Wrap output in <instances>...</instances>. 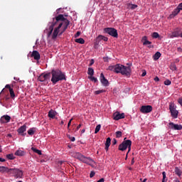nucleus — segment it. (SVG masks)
Listing matches in <instances>:
<instances>
[{"mask_svg": "<svg viewBox=\"0 0 182 182\" xmlns=\"http://www.w3.org/2000/svg\"><path fill=\"white\" fill-rule=\"evenodd\" d=\"M127 9H131V11H134V9H137L139 6L137 4H132V1L129 3H127L126 4Z\"/></svg>", "mask_w": 182, "mask_h": 182, "instance_id": "aec40b11", "label": "nucleus"}, {"mask_svg": "<svg viewBox=\"0 0 182 182\" xmlns=\"http://www.w3.org/2000/svg\"><path fill=\"white\" fill-rule=\"evenodd\" d=\"M146 181H147V178H144V179L142 181V182H146Z\"/></svg>", "mask_w": 182, "mask_h": 182, "instance_id": "774afa93", "label": "nucleus"}, {"mask_svg": "<svg viewBox=\"0 0 182 182\" xmlns=\"http://www.w3.org/2000/svg\"><path fill=\"white\" fill-rule=\"evenodd\" d=\"M95 63V60L92 59L90 63V66H92Z\"/></svg>", "mask_w": 182, "mask_h": 182, "instance_id": "8fccbe9b", "label": "nucleus"}, {"mask_svg": "<svg viewBox=\"0 0 182 182\" xmlns=\"http://www.w3.org/2000/svg\"><path fill=\"white\" fill-rule=\"evenodd\" d=\"M171 69L172 70H177V66L175 64H173L171 66Z\"/></svg>", "mask_w": 182, "mask_h": 182, "instance_id": "79ce46f5", "label": "nucleus"}, {"mask_svg": "<svg viewBox=\"0 0 182 182\" xmlns=\"http://www.w3.org/2000/svg\"><path fill=\"white\" fill-rule=\"evenodd\" d=\"M6 158L9 160H15V156H14V154H9L6 155Z\"/></svg>", "mask_w": 182, "mask_h": 182, "instance_id": "473e14b6", "label": "nucleus"}, {"mask_svg": "<svg viewBox=\"0 0 182 182\" xmlns=\"http://www.w3.org/2000/svg\"><path fill=\"white\" fill-rule=\"evenodd\" d=\"M9 92H10L11 97H12V98L15 97V92H14V89L10 88Z\"/></svg>", "mask_w": 182, "mask_h": 182, "instance_id": "72a5a7b5", "label": "nucleus"}, {"mask_svg": "<svg viewBox=\"0 0 182 182\" xmlns=\"http://www.w3.org/2000/svg\"><path fill=\"white\" fill-rule=\"evenodd\" d=\"M56 114H58V112H56V111L53 109H50L48 112V117H50V119H55V117L56 116Z\"/></svg>", "mask_w": 182, "mask_h": 182, "instance_id": "5701e85b", "label": "nucleus"}, {"mask_svg": "<svg viewBox=\"0 0 182 182\" xmlns=\"http://www.w3.org/2000/svg\"><path fill=\"white\" fill-rule=\"evenodd\" d=\"M32 58L35 59V60H39L41 59V54L37 50H33L31 54Z\"/></svg>", "mask_w": 182, "mask_h": 182, "instance_id": "412c9836", "label": "nucleus"}, {"mask_svg": "<svg viewBox=\"0 0 182 182\" xmlns=\"http://www.w3.org/2000/svg\"><path fill=\"white\" fill-rule=\"evenodd\" d=\"M106 90H99L95 92V95H100V93H105Z\"/></svg>", "mask_w": 182, "mask_h": 182, "instance_id": "e433bc0d", "label": "nucleus"}, {"mask_svg": "<svg viewBox=\"0 0 182 182\" xmlns=\"http://www.w3.org/2000/svg\"><path fill=\"white\" fill-rule=\"evenodd\" d=\"M90 80H92V82H93L94 83H97V78L93 77V75H92L90 77Z\"/></svg>", "mask_w": 182, "mask_h": 182, "instance_id": "58836bf2", "label": "nucleus"}, {"mask_svg": "<svg viewBox=\"0 0 182 182\" xmlns=\"http://www.w3.org/2000/svg\"><path fill=\"white\" fill-rule=\"evenodd\" d=\"M31 150H33L34 151V153H36L39 156H42V151H41L38 149L33 148V147L31 148Z\"/></svg>", "mask_w": 182, "mask_h": 182, "instance_id": "7c9ffc66", "label": "nucleus"}, {"mask_svg": "<svg viewBox=\"0 0 182 182\" xmlns=\"http://www.w3.org/2000/svg\"><path fill=\"white\" fill-rule=\"evenodd\" d=\"M173 181L174 182H180V180H178V178H176Z\"/></svg>", "mask_w": 182, "mask_h": 182, "instance_id": "680f3d73", "label": "nucleus"}, {"mask_svg": "<svg viewBox=\"0 0 182 182\" xmlns=\"http://www.w3.org/2000/svg\"><path fill=\"white\" fill-rule=\"evenodd\" d=\"M5 87H6V89H9V90H11V89H12V88L11 87V85H6L5 86Z\"/></svg>", "mask_w": 182, "mask_h": 182, "instance_id": "603ef678", "label": "nucleus"}, {"mask_svg": "<svg viewBox=\"0 0 182 182\" xmlns=\"http://www.w3.org/2000/svg\"><path fill=\"white\" fill-rule=\"evenodd\" d=\"M112 144L114 146L115 144H117V140L116 139H114L112 141Z\"/></svg>", "mask_w": 182, "mask_h": 182, "instance_id": "de8ad7c7", "label": "nucleus"}, {"mask_svg": "<svg viewBox=\"0 0 182 182\" xmlns=\"http://www.w3.org/2000/svg\"><path fill=\"white\" fill-rule=\"evenodd\" d=\"M15 156H18L20 157H22L23 156H25V154H26V152H25V151H22L21 149H18L15 153H14Z\"/></svg>", "mask_w": 182, "mask_h": 182, "instance_id": "b1692460", "label": "nucleus"}, {"mask_svg": "<svg viewBox=\"0 0 182 182\" xmlns=\"http://www.w3.org/2000/svg\"><path fill=\"white\" fill-rule=\"evenodd\" d=\"M161 56V53L159 51H157L154 55L153 59L154 60H159L160 59V57Z\"/></svg>", "mask_w": 182, "mask_h": 182, "instance_id": "a878e982", "label": "nucleus"}, {"mask_svg": "<svg viewBox=\"0 0 182 182\" xmlns=\"http://www.w3.org/2000/svg\"><path fill=\"white\" fill-rule=\"evenodd\" d=\"M75 159H77V160H80V161H82V163H85V164H88V166H92L95 163V161L92 159L90 157H86L83 154L75 152L74 154Z\"/></svg>", "mask_w": 182, "mask_h": 182, "instance_id": "20e7f679", "label": "nucleus"}, {"mask_svg": "<svg viewBox=\"0 0 182 182\" xmlns=\"http://www.w3.org/2000/svg\"><path fill=\"white\" fill-rule=\"evenodd\" d=\"M36 132V127L30 128L27 131V133L29 136H33V134H35Z\"/></svg>", "mask_w": 182, "mask_h": 182, "instance_id": "393cba45", "label": "nucleus"}, {"mask_svg": "<svg viewBox=\"0 0 182 182\" xmlns=\"http://www.w3.org/2000/svg\"><path fill=\"white\" fill-rule=\"evenodd\" d=\"M51 75V82L53 85H56L58 82H60L62 80H66V75L59 69L52 70Z\"/></svg>", "mask_w": 182, "mask_h": 182, "instance_id": "7ed1b4c3", "label": "nucleus"}, {"mask_svg": "<svg viewBox=\"0 0 182 182\" xmlns=\"http://www.w3.org/2000/svg\"><path fill=\"white\" fill-rule=\"evenodd\" d=\"M175 173L176 174V176H178V177H181V170H180V168H178V167H176L175 168Z\"/></svg>", "mask_w": 182, "mask_h": 182, "instance_id": "bb28decb", "label": "nucleus"}, {"mask_svg": "<svg viewBox=\"0 0 182 182\" xmlns=\"http://www.w3.org/2000/svg\"><path fill=\"white\" fill-rule=\"evenodd\" d=\"M131 164H132V165L134 164V158H133L132 159Z\"/></svg>", "mask_w": 182, "mask_h": 182, "instance_id": "bf43d9fd", "label": "nucleus"}, {"mask_svg": "<svg viewBox=\"0 0 182 182\" xmlns=\"http://www.w3.org/2000/svg\"><path fill=\"white\" fill-rule=\"evenodd\" d=\"M95 171H91V172H90V178L95 177Z\"/></svg>", "mask_w": 182, "mask_h": 182, "instance_id": "37998d69", "label": "nucleus"}, {"mask_svg": "<svg viewBox=\"0 0 182 182\" xmlns=\"http://www.w3.org/2000/svg\"><path fill=\"white\" fill-rule=\"evenodd\" d=\"M85 129H82V131H81L82 134H83V133H85Z\"/></svg>", "mask_w": 182, "mask_h": 182, "instance_id": "69168bd1", "label": "nucleus"}, {"mask_svg": "<svg viewBox=\"0 0 182 182\" xmlns=\"http://www.w3.org/2000/svg\"><path fill=\"white\" fill-rule=\"evenodd\" d=\"M178 52H182V48H180V47H178Z\"/></svg>", "mask_w": 182, "mask_h": 182, "instance_id": "052dcab7", "label": "nucleus"}, {"mask_svg": "<svg viewBox=\"0 0 182 182\" xmlns=\"http://www.w3.org/2000/svg\"><path fill=\"white\" fill-rule=\"evenodd\" d=\"M69 139H70V141H75V140H76V139L74 136H69Z\"/></svg>", "mask_w": 182, "mask_h": 182, "instance_id": "c03bdc74", "label": "nucleus"}, {"mask_svg": "<svg viewBox=\"0 0 182 182\" xmlns=\"http://www.w3.org/2000/svg\"><path fill=\"white\" fill-rule=\"evenodd\" d=\"M11 173L15 178H22L23 172L19 168H11Z\"/></svg>", "mask_w": 182, "mask_h": 182, "instance_id": "1a4fd4ad", "label": "nucleus"}, {"mask_svg": "<svg viewBox=\"0 0 182 182\" xmlns=\"http://www.w3.org/2000/svg\"><path fill=\"white\" fill-rule=\"evenodd\" d=\"M164 83L165 86H170V85H171V81L170 80H166Z\"/></svg>", "mask_w": 182, "mask_h": 182, "instance_id": "4c0bfd02", "label": "nucleus"}, {"mask_svg": "<svg viewBox=\"0 0 182 182\" xmlns=\"http://www.w3.org/2000/svg\"><path fill=\"white\" fill-rule=\"evenodd\" d=\"M149 40H147V36H144V37H142L141 38V42L143 44H144V42H147Z\"/></svg>", "mask_w": 182, "mask_h": 182, "instance_id": "ea45409f", "label": "nucleus"}, {"mask_svg": "<svg viewBox=\"0 0 182 182\" xmlns=\"http://www.w3.org/2000/svg\"><path fill=\"white\" fill-rule=\"evenodd\" d=\"M159 36L160 35L157 32H154L152 33V38H154V39H157V38H159Z\"/></svg>", "mask_w": 182, "mask_h": 182, "instance_id": "f704fd0d", "label": "nucleus"}, {"mask_svg": "<svg viewBox=\"0 0 182 182\" xmlns=\"http://www.w3.org/2000/svg\"><path fill=\"white\" fill-rule=\"evenodd\" d=\"M80 127H82V124H80L77 127V130H79V129H80Z\"/></svg>", "mask_w": 182, "mask_h": 182, "instance_id": "13d9d810", "label": "nucleus"}, {"mask_svg": "<svg viewBox=\"0 0 182 182\" xmlns=\"http://www.w3.org/2000/svg\"><path fill=\"white\" fill-rule=\"evenodd\" d=\"M60 11V9H58L57 10H56V12H57V14H59V11Z\"/></svg>", "mask_w": 182, "mask_h": 182, "instance_id": "0e129e2a", "label": "nucleus"}, {"mask_svg": "<svg viewBox=\"0 0 182 182\" xmlns=\"http://www.w3.org/2000/svg\"><path fill=\"white\" fill-rule=\"evenodd\" d=\"M154 82H159L160 81V78H159V77H155L154 79Z\"/></svg>", "mask_w": 182, "mask_h": 182, "instance_id": "49530a36", "label": "nucleus"}, {"mask_svg": "<svg viewBox=\"0 0 182 182\" xmlns=\"http://www.w3.org/2000/svg\"><path fill=\"white\" fill-rule=\"evenodd\" d=\"M5 161H6V160H5V159L0 158V163H5Z\"/></svg>", "mask_w": 182, "mask_h": 182, "instance_id": "09e8293b", "label": "nucleus"}, {"mask_svg": "<svg viewBox=\"0 0 182 182\" xmlns=\"http://www.w3.org/2000/svg\"><path fill=\"white\" fill-rule=\"evenodd\" d=\"M168 127L171 130H182V125L174 124L173 122H169Z\"/></svg>", "mask_w": 182, "mask_h": 182, "instance_id": "f8f14e48", "label": "nucleus"}, {"mask_svg": "<svg viewBox=\"0 0 182 182\" xmlns=\"http://www.w3.org/2000/svg\"><path fill=\"white\" fill-rule=\"evenodd\" d=\"M153 107L151 105H143L141 107L140 112L144 114L151 112Z\"/></svg>", "mask_w": 182, "mask_h": 182, "instance_id": "9d476101", "label": "nucleus"}, {"mask_svg": "<svg viewBox=\"0 0 182 182\" xmlns=\"http://www.w3.org/2000/svg\"><path fill=\"white\" fill-rule=\"evenodd\" d=\"M50 77V73H41L38 77V82H43L45 85H48L49 83V77Z\"/></svg>", "mask_w": 182, "mask_h": 182, "instance_id": "0eeeda50", "label": "nucleus"}, {"mask_svg": "<svg viewBox=\"0 0 182 182\" xmlns=\"http://www.w3.org/2000/svg\"><path fill=\"white\" fill-rule=\"evenodd\" d=\"M181 30L180 28H176L174 31L172 32L171 38L173 39L174 38H181Z\"/></svg>", "mask_w": 182, "mask_h": 182, "instance_id": "dca6fc26", "label": "nucleus"}, {"mask_svg": "<svg viewBox=\"0 0 182 182\" xmlns=\"http://www.w3.org/2000/svg\"><path fill=\"white\" fill-rule=\"evenodd\" d=\"M76 43H80V45H83L85 43V39L82 38L75 39Z\"/></svg>", "mask_w": 182, "mask_h": 182, "instance_id": "cd10ccee", "label": "nucleus"}, {"mask_svg": "<svg viewBox=\"0 0 182 182\" xmlns=\"http://www.w3.org/2000/svg\"><path fill=\"white\" fill-rule=\"evenodd\" d=\"M87 75L93 76V75H95V70L92 68H88Z\"/></svg>", "mask_w": 182, "mask_h": 182, "instance_id": "c756f323", "label": "nucleus"}, {"mask_svg": "<svg viewBox=\"0 0 182 182\" xmlns=\"http://www.w3.org/2000/svg\"><path fill=\"white\" fill-rule=\"evenodd\" d=\"M0 153H2V146H0Z\"/></svg>", "mask_w": 182, "mask_h": 182, "instance_id": "338daca9", "label": "nucleus"}, {"mask_svg": "<svg viewBox=\"0 0 182 182\" xmlns=\"http://www.w3.org/2000/svg\"><path fill=\"white\" fill-rule=\"evenodd\" d=\"M144 46H148V48L150 49L151 48H154V46L151 45V41H145L144 42V44H143Z\"/></svg>", "mask_w": 182, "mask_h": 182, "instance_id": "c85d7f7f", "label": "nucleus"}, {"mask_svg": "<svg viewBox=\"0 0 182 182\" xmlns=\"http://www.w3.org/2000/svg\"><path fill=\"white\" fill-rule=\"evenodd\" d=\"M104 32L108 33V35H110V36H112L113 38H118L119 36L117 30L114 28H104Z\"/></svg>", "mask_w": 182, "mask_h": 182, "instance_id": "6e6552de", "label": "nucleus"}, {"mask_svg": "<svg viewBox=\"0 0 182 182\" xmlns=\"http://www.w3.org/2000/svg\"><path fill=\"white\" fill-rule=\"evenodd\" d=\"M75 36H80V32L77 31V33L75 34Z\"/></svg>", "mask_w": 182, "mask_h": 182, "instance_id": "6e6d98bb", "label": "nucleus"}, {"mask_svg": "<svg viewBox=\"0 0 182 182\" xmlns=\"http://www.w3.org/2000/svg\"><path fill=\"white\" fill-rule=\"evenodd\" d=\"M70 21L65 18L63 14L53 18V21L48 23V28L44 30V33H46L48 39L56 41L58 35L60 36L63 32L68 29Z\"/></svg>", "mask_w": 182, "mask_h": 182, "instance_id": "f257e3e1", "label": "nucleus"}, {"mask_svg": "<svg viewBox=\"0 0 182 182\" xmlns=\"http://www.w3.org/2000/svg\"><path fill=\"white\" fill-rule=\"evenodd\" d=\"M14 80H19V78H18L16 77H14Z\"/></svg>", "mask_w": 182, "mask_h": 182, "instance_id": "e2e57ef3", "label": "nucleus"}, {"mask_svg": "<svg viewBox=\"0 0 182 182\" xmlns=\"http://www.w3.org/2000/svg\"><path fill=\"white\" fill-rule=\"evenodd\" d=\"M115 134H116V137H117L118 139L122 137V133L121 131L116 132Z\"/></svg>", "mask_w": 182, "mask_h": 182, "instance_id": "c9c22d12", "label": "nucleus"}, {"mask_svg": "<svg viewBox=\"0 0 182 182\" xmlns=\"http://www.w3.org/2000/svg\"><path fill=\"white\" fill-rule=\"evenodd\" d=\"M107 70L114 72L115 73H121L123 76L130 77L132 75V68L121 64H116L115 65H109Z\"/></svg>", "mask_w": 182, "mask_h": 182, "instance_id": "f03ea898", "label": "nucleus"}, {"mask_svg": "<svg viewBox=\"0 0 182 182\" xmlns=\"http://www.w3.org/2000/svg\"><path fill=\"white\" fill-rule=\"evenodd\" d=\"M12 169L9 168L6 166H0V173H7L9 174H12V172H11Z\"/></svg>", "mask_w": 182, "mask_h": 182, "instance_id": "6ab92c4d", "label": "nucleus"}, {"mask_svg": "<svg viewBox=\"0 0 182 182\" xmlns=\"http://www.w3.org/2000/svg\"><path fill=\"white\" fill-rule=\"evenodd\" d=\"M97 182H105V178H102L100 180H98Z\"/></svg>", "mask_w": 182, "mask_h": 182, "instance_id": "5fc2aeb1", "label": "nucleus"}, {"mask_svg": "<svg viewBox=\"0 0 182 182\" xmlns=\"http://www.w3.org/2000/svg\"><path fill=\"white\" fill-rule=\"evenodd\" d=\"M125 115L124 113H121L119 112H116L113 114V119L114 120H120L121 119H124Z\"/></svg>", "mask_w": 182, "mask_h": 182, "instance_id": "4468645a", "label": "nucleus"}, {"mask_svg": "<svg viewBox=\"0 0 182 182\" xmlns=\"http://www.w3.org/2000/svg\"><path fill=\"white\" fill-rule=\"evenodd\" d=\"M111 143H112V139H110V137L107 138V140L105 142V150H106V151L109 150V147H110Z\"/></svg>", "mask_w": 182, "mask_h": 182, "instance_id": "4be33fe9", "label": "nucleus"}, {"mask_svg": "<svg viewBox=\"0 0 182 182\" xmlns=\"http://www.w3.org/2000/svg\"><path fill=\"white\" fill-rule=\"evenodd\" d=\"M100 80L102 86H105V87H107V86H109V80H107V79H106V77H105V75L103 73L100 74Z\"/></svg>", "mask_w": 182, "mask_h": 182, "instance_id": "ddd939ff", "label": "nucleus"}, {"mask_svg": "<svg viewBox=\"0 0 182 182\" xmlns=\"http://www.w3.org/2000/svg\"><path fill=\"white\" fill-rule=\"evenodd\" d=\"M178 6L179 9H180L181 11H182V2L180 3V4L178 5Z\"/></svg>", "mask_w": 182, "mask_h": 182, "instance_id": "3c124183", "label": "nucleus"}, {"mask_svg": "<svg viewBox=\"0 0 182 182\" xmlns=\"http://www.w3.org/2000/svg\"><path fill=\"white\" fill-rule=\"evenodd\" d=\"M126 139L127 138H124L122 143L119 145L118 150L124 151L128 149L127 154H129L132 150V140Z\"/></svg>", "mask_w": 182, "mask_h": 182, "instance_id": "39448f33", "label": "nucleus"}, {"mask_svg": "<svg viewBox=\"0 0 182 182\" xmlns=\"http://www.w3.org/2000/svg\"><path fill=\"white\" fill-rule=\"evenodd\" d=\"M72 123V119L69 121L68 124V128L69 129V127H70V124Z\"/></svg>", "mask_w": 182, "mask_h": 182, "instance_id": "864d4df0", "label": "nucleus"}, {"mask_svg": "<svg viewBox=\"0 0 182 182\" xmlns=\"http://www.w3.org/2000/svg\"><path fill=\"white\" fill-rule=\"evenodd\" d=\"M176 109L177 106H176L174 103H171L169 105V110L171 116V117H173V119H177V117H178V110H177Z\"/></svg>", "mask_w": 182, "mask_h": 182, "instance_id": "423d86ee", "label": "nucleus"}, {"mask_svg": "<svg viewBox=\"0 0 182 182\" xmlns=\"http://www.w3.org/2000/svg\"><path fill=\"white\" fill-rule=\"evenodd\" d=\"M102 41H104V42H107V41H109V38L105 36L99 35L96 38V43L99 45V43L102 42Z\"/></svg>", "mask_w": 182, "mask_h": 182, "instance_id": "a211bd4d", "label": "nucleus"}, {"mask_svg": "<svg viewBox=\"0 0 182 182\" xmlns=\"http://www.w3.org/2000/svg\"><path fill=\"white\" fill-rule=\"evenodd\" d=\"M101 127H102V125H100V124H98V125L96 126L95 130V134H97V133H99V132H100Z\"/></svg>", "mask_w": 182, "mask_h": 182, "instance_id": "2f4dec72", "label": "nucleus"}, {"mask_svg": "<svg viewBox=\"0 0 182 182\" xmlns=\"http://www.w3.org/2000/svg\"><path fill=\"white\" fill-rule=\"evenodd\" d=\"M162 176H163V178H162V182H166L167 181H166V172H162Z\"/></svg>", "mask_w": 182, "mask_h": 182, "instance_id": "a19ab883", "label": "nucleus"}, {"mask_svg": "<svg viewBox=\"0 0 182 182\" xmlns=\"http://www.w3.org/2000/svg\"><path fill=\"white\" fill-rule=\"evenodd\" d=\"M178 103H179V105L182 107V97L178 99Z\"/></svg>", "mask_w": 182, "mask_h": 182, "instance_id": "a18cd8bd", "label": "nucleus"}, {"mask_svg": "<svg viewBox=\"0 0 182 182\" xmlns=\"http://www.w3.org/2000/svg\"><path fill=\"white\" fill-rule=\"evenodd\" d=\"M180 11H181L180 9V7H178V6L171 12V14L169 15V18L171 19H173V18L177 16V15H178V14H180Z\"/></svg>", "mask_w": 182, "mask_h": 182, "instance_id": "f3484780", "label": "nucleus"}, {"mask_svg": "<svg viewBox=\"0 0 182 182\" xmlns=\"http://www.w3.org/2000/svg\"><path fill=\"white\" fill-rule=\"evenodd\" d=\"M28 128V127H26V124H23L21 127H20L18 129H17V133L20 135V136H26V129Z\"/></svg>", "mask_w": 182, "mask_h": 182, "instance_id": "9b49d317", "label": "nucleus"}, {"mask_svg": "<svg viewBox=\"0 0 182 182\" xmlns=\"http://www.w3.org/2000/svg\"><path fill=\"white\" fill-rule=\"evenodd\" d=\"M9 122H11V116L8 114L3 115L0 118V123H1V124H5V123H9Z\"/></svg>", "mask_w": 182, "mask_h": 182, "instance_id": "2eb2a0df", "label": "nucleus"}, {"mask_svg": "<svg viewBox=\"0 0 182 182\" xmlns=\"http://www.w3.org/2000/svg\"><path fill=\"white\" fill-rule=\"evenodd\" d=\"M146 71H144L142 73L141 76L144 77V76H146Z\"/></svg>", "mask_w": 182, "mask_h": 182, "instance_id": "4d7b16f0", "label": "nucleus"}]
</instances>
